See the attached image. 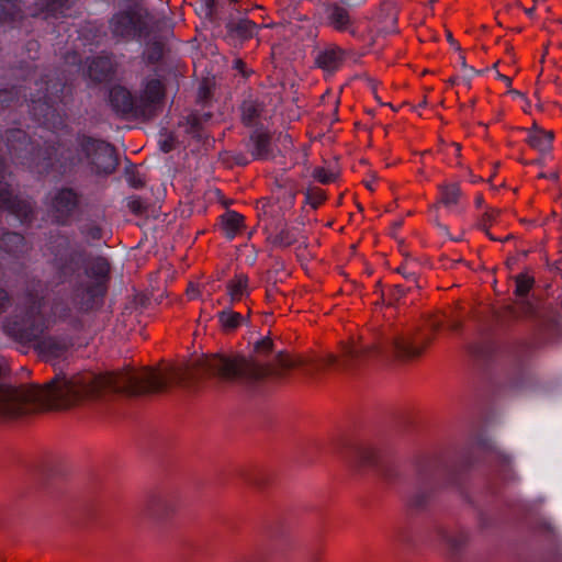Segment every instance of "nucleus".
<instances>
[{"label":"nucleus","instance_id":"1","mask_svg":"<svg viewBox=\"0 0 562 562\" xmlns=\"http://www.w3.org/2000/svg\"><path fill=\"white\" fill-rule=\"evenodd\" d=\"M270 338L257 341L248 356L212 353L202 356L176 372L173 369H127L116 373L94 374L86 371L65 376V408L98 397L104 391L133 395L164 391L173 380L194 381L217 376L224 381H258L269 376L281 378L285 371L302 364L288 353L272 356Z\"/></svg>","mask_w":562,"mask_h":562},{"label":"nucleus","instance_id":"2","mask_svg":"<svg viewBox=\"0 0 562 562\" xmlns=\"http://www.w3.org/2000/svg\"><path fill=\"white\" fill-rule=\"evenodd\" d=\"M58 322L67 323L75 329L81 326L79 318L66 303L56 302L47 311L43 297L29 294L16 314L7 321L3 329L18 341H31L40 338Z\"/></svg>","mask_w":562,"mask_h":562},{"label":"nucleus","instance_id":"3","mask_svg":"<svg viewBox=\"0 0 562 562\" xmlns=\"http://www.w3.org/2000/svg\"><path fill=\"white\" fill-rule=\"evenodd\" d=\"M109 270V262L104 258H95L89 263L86 272L88 281L76 290L80 308L92 307L94 300L104 294Z\"/></svg>","mask_w":562,"mask_h":562},{"label":"nucleus","instance_id":"4","mask_svg":"<svg viewBox=\"0 0 562 562\" xmlns=\"http://www.w3.org/2000/svg\"><path fill=\"white\" fill-rule=\"evenodd\" d=\"M392 355L401 361H411L423 355L426 348L431 344L430 334L418 333H397L390 337Z\"/></svg>","mask_w":562,"mask_h":562},{"label":"nucleus","instance_id":"5","mask_svg":"<svg viewBox=\"0 0 562 562\" xmlns=\"http://www.w3.org/2000/svg\"><path fill=\"white\" fill-rule=\"evenodd\" d=\"M82 149L98 173H111L116 168L114 149L109 144L92 138L83 139Z\"/></svg>","mask_w":562,"mask_h":562},{"label":"nucleus","instance_id":"6","mask_svg":"<svg viewBox=\"0 0 562 562\" xmlns=\"http://www.w3.org/2000/svg\"><path fill=\"white\" fill-rule=\"evenodd\" d=\"M79 206V196L71 189L54 193L48 204V214L58 224H67Z\"/></svg>","mask_w":562,"mask_h":562},{"label":"nucleus","instance_id":"7","mask_svg":"<svg viewBox=\"0 0 562 562\" xmlns=\"http://www.w3.org/2000/svg\"><path fill=\"white\" fill-rule=\"evenodd\" d=\"M382 349L380 341L364 339L362 336L357 340L352 338L341 346L342 366L348 367L353 361L374 357L381 353Z\"/></svg>","mask_w":562,"mask_h":562},{"label":"nucleus","instance_id":"8","mask_svg":"<svg viewBox=\"0 0 562 562\" xmlns=\"http://www.w3.org/2000/svg\"><path fill=\"white\" fill-rule=\"evenodd\" d=\"M3 179L4 169L2 162H0V207L10 210L21 221H27L33 214L32 205L27 201L14 198L8 186L2 183Z\"/></svg>","mask_w":562,"mask_h":562},{"label":"nucleus","instance_id":"9","mask_svg":"<svg viewBox=\"0 0 562 562\" xmlns=\"http://www.w3.org/2000/svg\"><path fill=\"white\" fill-rule=\"evenodd\" d=\"M164 94L165 89L160 80L151 79L147 81L143 93L137 99L139 115H153L156 106L161 102Z\"/></svg>","mask_w":562,"mask_h":562},{"label":"nucleus","instance_id":"10","mask_svg":"<svg viewBox=\"0 0 562 562\" xmlns=\"http://www.w3.org/2000/svg\"><path fill=\"white\" fill-rule=\"evenodd\" d=\"M114 35L122 38L134 37L142 33L143 22L140 16L134 12H123L112 20Z\"/></svg>","mask_w":562,"mask_h":562},{"label":"nucleus","instance_id":"11","mask_svg":"<svg viewBox=\"0 0 562 562\" xmlns=\"http://www.w3.org/2000/svg\"><path fill=\"white\" fill-rule=\"evenodd\" d=\"M110 102L113 109L119 113L139 114V110H137V99H134L131 92L123 87H114L110 91Z\"/></svg>","mask_w":562,"mask_h":562},{"label":"nucleus","instance_id":"12","mask_svg":"<svg viewBox=\"0 0 562 562\" xmlns=\"http://www.w3.org/2000/svg\"><path fill=\"white\" fill-rule=\"evenodd\" d=\"M344 59V52L337 46H330L317 55L316 65L324 70L335 71L342 65Z\"/></svg>","mask_w":562,"mask_h":562},{"label":"nucleus","instance_id":"13","mask_svg":"<svg viewBox=\"0 0 562 562\" xmlns=\"http://www.w3.org/2000/svg\"><path fill=\"white\" fill-rule=\"evenodd\" d=\"M221 229L228 239H233L244 232L245 217L235 211H227L221 216Z\"/></svg>","mask_w":562,"mask_h":562},{"label":"nucleus","instance_id":"14","mask_svg":"<svg viewBox=\"0 0 562 562\" xmlns=\"http://www.w3.org/2000/svg\"><path fill=\"white\" fill-rule=\"evenodd\" d=\"M30 342H35L40 353L46 358L59 357L67 349L66 342L56 340L53 337H43V335Z\"/></svg>","mask_w":562,"mask_h":562},{"label":"nucleus","instance_id":"15","mask_svg":"<svg viewBox=\"0 0 562 562\" xmlns=\"http://www.w3.org/2000/svg\"><path fill=\"white\" fill-rule=\"evenodd\" d=\"M438 541L445 550L454 552L465 544L468 536L464 532L440 529L438 531Z\"/></svg>","mask_w":562,"mask_h":562},{"label":"nucleus","instance_id":"16","mask_svg":"<svg viewBox=\"0 0 562 562\" xmlns=\"http://www.w3.org/2000/svg\"><path fill=\"white\" fill-rule=\"evenodd\" d=\"M553 133L539 127H533L528 132L527 143L539 151H547L551 148Z\"/></svg>","mask_w":562,"mask_h":562},{"label":"nucleus","instance_id":"17","mask_svg":"<svg viewBox=\"0 0 562 562\" xmlns=\"http://www.w3.org/2000/svg\"><path fill=\"white\" fill-rule=\"evenodd\" d=\"M227 294L231 302H239L249 294L248 278L245 274H237L227 283Z\"/></svg>","mask_w":562,"mask_h":562},{"label":"nucleus","instance_id":"18","mask_svg":"<svg viewBox=\"0 0 562 562\" xmlns=\"http://www.w3.org/2000/svg\"><path fill=\"white\" fill-rule=\"evenodd\" d=\"M112 72V63L106 57H98L89 65V76L94 81L106 80Z\"/></svg>","mask_w":562,"mask_h":562},{"label":"nucleus","instance_id":"19","mask_svg":"<svg viewBox=\"0 0 562 562\" xmlns=\"http://www.w3.org/2000/svg\"><path fill=\"white\" fill-rule=\"evenodd\" d=\"M25 240L21 234L5 233L0 239V247L11 254H16L25 249Z\"/></svg>","mask_w":562,"mask_h":562},{"label":"nucleus","instance_id":"20","mask_svg":"<svg viewBox=\"0 0 562 562\" xmlns=\"http://www.w3.org/2000/svg\"><path fill=\"white\" fill-rule=\"evenodd\" d=\"M328 19L337 31H346L351 22L348 11L339 5H333L329 9Z\"/></svg>","mask_w":562,"mask_h":562},{"label":"nucleus","instance_id":"21","mask_svg":"<svg viewBox=\"0 0 562 562\" xmlns=\"http://www.w3.org/2000/svg\"><path fill=\"white\" fill-rule=\"evenodd\" d=\"M378 452L371 446L359 447L353 454V463L359 468H367L376 462Z\"/></svg>","mask_w":562,"mask_h":562},{"label":"nucleus","instance_id":"22","mask_svg":"<svg viewBox=\"0 0 562 562\" xmlns=\"http://www.w3.org/2000/svg\"><path fill=\"white\" fill-rule=\"evenodd\" d=\"M254 143L252 156L256 159H267L270 156V137L267 134L258 133L251 136Z\"/></svg>","mask_w":562,"mask_h":562},{"label":"nucleus","instance_id":"23","mask_svg":"<svg viewBox=\"0 0 562 562\" xmlns=\"http://www.w3.org/2000/svg\"><path fill=\"white\" fill-rule=\"evenodd\" d=\"M146 507L148 513L156 517L164 516L173 509L170 502L166 497L159 495L151 496L148 499Z\"/></svg>","mask_w":562,"mask_h":562},{"label":"nucleus","instance_id":"24","mask_svg":"<svg viewBox=\"0 0 562 562\" xmlns=\"http://www.w3.org/2000/svg\"><path fill=\"white\" fill-rule=\"evenodd\" d=\"M244 319L245 318L240 313L232 310H224L218 313L220 324L226 331H232L238 328L243 324Z\"/></svg>","mask_w":562,"mask_h":562},{"label":"nucleus","instance_id":"25","mask_svg":"<svg viewBox=\"0 0 562 562\" xmlns=\"http://www.w3.org/2000/svg\"><path fill=\"white\" fill-rule=\"evenodd\" d=\"M461 196L460 188L456 183L443 184L440 187V200L439 203L447 207L456 205Z\"/></svg>","mask_w":562,"mask_h":562},{"label":"nucleus","instance_id":"26","mask_svg":"<svg viewBox=\"0 0 562 562\" xmlns=\"http://www.w3.org/2000/svg\"><path fill=\"white\" fill-rule=\"evenodd\" d=\"M241 110L243 122L248 126L254 125L261 113L260 106L252 101L245 102Z\"/></svg>","mask_w":562,"mask_h":562},{"label":"nucleus","instance_id":"27","mask_svg":"<svg viewBox=\"0 0 562 562\" xmlns=\"http://www.w3.org/2000/svg\"><path fill=\"white\" fill-rule=\"evenodd\" d=\"M233 30L239 37L247 40L256 34L257 24L250 20H240Z\"/></svg>","mask_w":562,"mask_h":562},{"label":"nucleus","instance_id":"28","mask_svg":"<svg viewBox=\"0 0 562 562\" xmlns=\"http://www.w3.org/2000/svg\"><path fill=\"white\" fill-rule=\"evenodd\" d=\"M299 234L293 228H284L276 236V243L282 247H289L297 241Z\"/></svg>","mask_w":562,"mask_h":562},{"label":"nucleus","instance_id":"29","mask_svg":"<svg viewBox=\"0 0 562 562\" xmlns=\"http://www.w3.org/2000/svg\"><path fill=\"white\" fill-rule=\"evenodd\" d=\"M533 280L527 276H518L516 278L515 293L518 296H525L531 289Z\"/></svg>","mask_w":562,"mask_h":562},{"label":"nucleus","instance_id":"30","mask_svg":"<svg viewBox=\"0 0 562 562\" xmlns=\"http://www.w3.org/2000/svg\"><path fill=\"white\" fill-rule=\"evenodd\" d=\"M55 268L59 271L60 278H66L68 274L75 271V261L72 258L61 261V259H57L55 261Z\"/></svg>","mask_w":562,"mask_h":562},{"label":"nucleus","instance_id":"31","mask_svg":"<svg viewBox=\"0 0 562 562\" xmlns=\"http://www.w3.org/2000/svg\"><path fill=\"white\" fill-rule=\"evenodd\" d=\"M313 177L319 181L321 183L327 184L330 182H334L336 179V176L334 172H330L324 168H315L313 171Z\"/></svg>","mask_w":562,"mask_h":562},{"label":"nucleus","instance_id":"32","mask_svg":"<svg viewBox=\"0 0 562 562\" xmlns=\"http://www.w3.org/2000/svg\"><path fill=\"white\" fill-rule=\"evenodd\" d=\"M498 215H499L498 210L491 209V210L486 211L481 218L480 225L484 229H486L496 220V217Z\"/></svg>","mask_w":562,"mask_h":562},{"label":"nucleus","instance_id":"33","mask_svg":"<svg viewBox=\"0 0 562 562\" xmlns=\"http://www.w3.org/2000/svg\"><path fill=\"white\" fill-rule=\"evenodd\" d=\"M130 211L136 215L143 214L146 210L144 202L139 198H133L127 204Z\"/></svg>","mask_w":562,"mask_h":562},{"label":"nucleus","instance_id":"34","mask_svg":"<svg viewBox=\"0 0 562 562\" xmlns=\"http://www.w3.org/2000/svg\"><path fill=\"white\" fill-rule=\"evenodd\" d=\"M307 196L310 200H313L311 203L314 207L319 205L325 200L324 192L321 189L311 190L307 193Z\"/></svg>","mask_w":562,"mask_h":562},{"label":"nucleus","instance_id":"35","mask_svg":"<svg viewBox=\"0 0 562 562\" xmlns=\"http://www.w3.org/2000/svg\"><path fill=\"white\" fill-rule=\"evenodd\" d=\"M442 325V319L439 317H432L427 323V329L431 333H436Z\"/></svg>","mask_w":562,"mask_h":562},{"label":"nucleus","instance_id":"36","mask_svg":"<svg viewBox=\"0 0 562 562\" xmlns=\"http://www.w3.org/2000/svg\"><path fill=\"white\" fill-rule=\"evenodd\" d=\"M88 235L92 239H100L101 238V229L99 227H92L89 229Z\"/></svg>","mask_w":562,"mask_h":562},{"label":"nucleus","instance_id":"37","mask_svg":"<svg viewBox=\"0 0 562 562\" xmlns=\"http://www.w3.org/2000/svg\"><path fill=\"white\" fill-rule=\"evenodd\" d=\"M337 358L336 356L334 355H327L325 358H324V363L325 366H328V367H331V366H335L337 363Z\"/></svg>","mask_w":562,"mask_h":562},{"label":"nucleus","instance_id":"38","mask_svg":"<svg viewBox=\"0 0 562 562\" xmlns=\"http://www.w3.org/2000/svg\"><path fill=\"white\" fill-rule=\"evenodd\" d=\"M8 302V294L4 290L0 289V311L5 306Z\"/></svg>","mask_w":562,"mask_h":562},{"label":"nucleus","instance_id":"39","mask_svg":"<svg viewBox=\"0 0 562 562\" xmlns=\"http://www.w3.org/2000/svg\"><path fill=\"white\" fill-rule=\"evenodd\" d=\"M449 149L451 150V153L459 157L461 151V145L459 143H451Z\"/></svg>","mask_w":562,"mask_h":562},{"label":"nucleus","instance_id":"40","mask_svg":"<svg viewBox=\"0 0 562 562\" xmlns=\"http://www.w3.org/2000/svg\"><path fill=\"white\" fill-rule=\"evenodd\" d=\"M448 37V41L449 43L456 47L457 50H460V46L458 45V43L454 41V38L452 37V34L451 33H448L447 35Z\"/></svg>","mask_w":562,"mask_h":562},{"label":"nucleus","instance_id":"41","mask_svg":"<svg viewBox=\"0 0 562 562\" xmlns=\"http://www.w3.org/2000/svg\"><path fill=\"white\" fill-rule=\"evenodd\" d=\"M398 272L403 273L405 278L415 280L414 273H406L405 268H398Z\"/></svg>","mask_w":562,"mask_h":562},{"label":"nucleus","instance_id":"42","mask_svg":"<svg viewBox=\"0 0 562 562\" xmlns=\"http://www.w3.org/2000/svg\"><path fill=\"white\" fill-rule=\"evenodd\" d=\"M244 66H245V64H244V61H243V60L237 59V60L235 61V68H237L238 70L243 71Z\"/></svg>","mask_w":562,"mask_h":562},{"label":"nucleus","instance_id":"43","mask_svg":"<svg viewBox=\"0 0 562 562\" xmlns=\"http://www.w3.org/2000/svg\"><path fill=\"white\" fill-rule=\"evenodd\" d=\"M188 296L190 299H194L195 297V294H196V291L194 289H188V292H187Z\"/></svg>","mask_w":562,"mask_h":562},{"label":"nucleus","instance_id":"44","mask_svg":"<svg viewBox=\"0 0 562 562\" xmlns=\"http://www.w3.org/2000/svg\"><path fill=\"white\" fill-rule=\"evenodd\" d=\"M499 78H501L504 82H506L507 85H510V81H512V80H510V78H509V77L504 76V75H501V76H499Z\"/></svg>","mask_w":562,"mask_h":562},{"label":"nucleus","instance_id":"45","mask_svg":"<svg viewBox=\"0 0 562 562\" xmlns=\"http://www.w3.org/2000/svg\"><path fill=\"white\" fill-rule=\"evenodd\" d=\"M131 182H132V184H133L134 187H136V188H137V187H142V186H143V182H142L140 180H137V179H134V180H133V181H131Z\"/></svg>","mask_w":562,"mask_h":562},{"label":"nucleus","instance_id":"46","mask_svg":"<svg viewBox=\"0 0 562 562\" xmlns=\"http://www.w3.org/2000/svg\"><path fill=\"white\" fill-rule=\"evenodd\" d=\"M475 203H476V205H477V206H481V205H482V203H483V198H482V195L476 196V199H475Z\"/></svg>","mask_w":562,"mask_h":562},{"label":"nucleus","instance_id":"47","mask_svg":"<svg viewBox=\"0 0 562 562\" xmlns=\"http://www.w3.org/2000/svg\"><path fill=\"white\" fill-rule=\"evenodd\" d=\"M459 327H460V324H459L458 322H454V323H452V324L450 325V328H451L452 330H458V329H459Z\"/></svg>","mask_w":562,"mask_h":562},{"label":"nucleus","instance_id":"48","mask_svg":"<svg viewBox=\"0 0 562 562\" xmlns=\"http://www.w3.org/2000/svg\"><path fill=\"white\" fill-rule=\"evenodd\" d=\"M33 103H37V101L33 100ZM38 105L40 106H43V105L47 106L46 102L41 103V99H38Z\"/></svg>","mask_w":562,"mask_h":562},{"label":"nucleus","instance_id":"49","mask_svg":"<svg viewBox=\"0 0 562 562\" xmlns=\"http://www.w3.org/2000/svg\"><path fill=\"white\" fill-rule=\"evenodd\" d=\"M532 12H533V9H532V8H531V9H527V10H526V13H527V14H529V15H531V14H532Z\"/></svg>","mask_w":562,"mask_h":562},{"label":"nucleus","instance_id":"50","mask_svg":"<svg viewBox=\"0 0 562 562\" xmlns=\"http://www.w3.org/2000/svg\"><path fill=\"white\" fill-rule=\"evenodd\" d=\"M460 58H461V60H462V65H463V66H465L464 56H463V55H461V56H460Z\"/></svg>","mask_w":562,"mask_h":562}]
</instances>
